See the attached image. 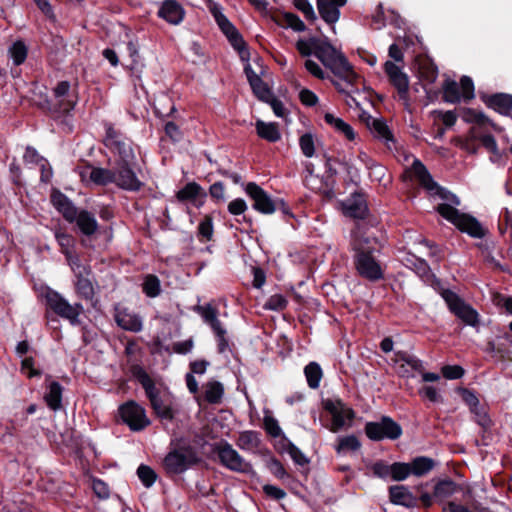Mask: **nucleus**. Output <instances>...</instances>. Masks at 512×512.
I'll use <instances>...</instances> for the list:
<instances>
[{
    "mask_svg": "<svg viewBox=\"0 0 512 512\" xmlns=\"http://www.w3.org/2000/svg\"><path fill=\"white\" fill-rule=\"evenodd\" d=\"M322 66L329 70L333 76L324 75L322 71V80L329 79L335 89L342 94L349 96L356 105V99L352 97V93L358 92L357 87L361 76L355 72L354 67L348 61L345 54L337 49L327 36L322 33Z\"/></svg>",
    "mask_w": 512,
    "mask_h": 512,
    "instance_id": "obj_1",
    "label": "nucleus"
},
{
    "mask_svg": "<svg viewBox=\"0 0 512 512\" xmlns=\"http://www.w3.org/2000/svg\"><path fill=\"white\" fill-rule=\"evenodd\" d=\"M353 264L357 274L372 283L385 278V269L377 259L376 253H380L379 239L368 233L355 234L352 242Z\"/></svg>",
    "mask_w": 512,
    "mask_h": 512,
    "instance_id": "obj_2",
    "label": "nucleus"
},
{
    "mask_svg": "<svg viewBox=\"0 0 512 512\" xmlns=\"http://www.w3.org/2000/svg\"><path fill=\"white\" fill-rule=\"evenodd\" d=\"M322 411L326 414V424L322 426L333 433L351 427L355 418V411L341 399H322Z\"/></svg>",
    "mask_w": 512,
    "mask_h": 512,
    "instance_id": "obj_3",
    "label": "nucleus"
},
{
    "mask_svg": "<svg viewBox=\"0 0 512 512\" xmlns=\"http://www.w3.org/2000/svg\"><path fill=\"white\" fill-rule=\"evenodd\" d=\"M440 295L449 310L466 325L475 327L479 324L478 312L471 305L467 304L457 293L451 289H442Z\"/></svg>",
    "mask_w": 512,
    "mask_h": 512,
    "instance_id": "obj_4",
    "label": "nucleus"
},
{
    "mask_svg": "<svg viewBox=\"0 0 512 512\" xmlns=\"http://www.w3.org/2000/svg\"><path fill=\"white\" fill-rule=\"evenodd\" d=\"M364 431L372 441L397 440L403 433L401 425L389 416H382L378 422H367Z\"/></svg>",
    "mask_w": 512,
    "mask_h": 512,
    "instance_id": "obj_5",
    "label": "nucleus"
},
{
    "mask_svg": "<svg viewBox=\"0 0 512 512\" xmlns=\"http://www.w3.org/2000/svg\"><path fill=\"white\" fill-rule=\"evenodd\" d=\"M460 489V484L456 483L451 478L440 479L435 483L432 494L423 492L420 495L419 500L421 506L424 509L431 508L434 503H438L443 506L447 503L446 500L460 491Z\"/></svg>",
    "mask_w": 512,
    "mask_h": 512,
    "instance_id": "obj_6",
    "label": "nucleus"
},
{
    "mask_svg": "<svg viewBox=\"0 0 512 512\" xmlns=\"http://www.w3.org/2000/svg\"><path fill=\"white\" fill-rule=\"evenodd\" d=\"M220 463L229 470L250 473L252 466L227 442H220L214 447Z\"/></svg>",
    "mask_w": 512,
    "mask_h": 512,
    "instance_id": "obj_7",
    "label": "nucleus"
},
{
    "mask_svg": "<svg viewBox=\"0 0 512 512\" xmlns=\"http://www.w3.org/2000/svg\"><path fill=\"white\" fill-rule=\"evenodd\" d=\"M104 144L119 155L117 164H133L135 155L130 142L123 139L121 134L111 126L107 127Z\"/></svg>",
    "mask_w": 512,
    "mask_h": 512,
    "instance_id": "obj_8",
    "label": "nucleus"
},
{
    "mask_svg": "<svg viewBox=\"0 0 512 512\" xmlns=\"http://www.w3.org/2000/svg\"><path fill=\"white\" fill-rule=\"evenodd\" d=\"M77 102V96L71 90L68 81L59 82L53 89V96L50 100L51 108L58 113L70 112Z\"/></svg>",
    "mask_w": 512,
    "mask_h": 512,
    "instance_id": "obj_9",
    "label": "nucleus"
},
{
    "mask_svg": "<svg viewBox=\"0 0 512 512\" xmlns=\"http://www.w3.org/2000/svg\"><path fill=\"white\" fill-rule=\"evenodd\" d=\"M72 269L76 278L75 290L77 295L87 301H93L95 296V286L92 280L91 269L78 262L72 263Z\"/></svg>",
    "mask_w": 512,
    "mask_h": 512,
    "instance_id": "obj_10",
    "label": "nucleus"
},
{
    "mask_svg": "<svg viewBox=\"0 0 512 512\" xmlns=\"http://www.w3.org/2000/svg\"><path fill=\"white\" fill-rule=\"evenodd\" d=\"M48 306L59 316L68 319L72 324L78 323L83 308L81 304L71 305L59 293L50 291L46 295Z\"/></svg>",
    "mask_w": 512,
    "mask_h": 512,
    "instance_id": "obj_11",
    "label": "nucleus"
},
{
    "mask_svg": "<svg viewBox=\"0 0 512 512\" xmlns=\"http://www.w3.org/2000/svg\"><path fill=\"white\" fill-rule=\"evenodd\" d=\"M119 414L123 422L133 431L142 430L150 424L145 410L134 401H128L120 406Z\"/></svg>",
    "mask_w": 512,
    "mask_h": 512,
    "instance_id": "obj_12",
    "label": "nucleus"
},
{
    "mask_svg": "<svg viewBox=\"0 0 512 512\" xmlns=\"http://www.w3.org/2000/svg\"><path fill=\"white\" fill-rule=\"evenodd\" d=\"M384 71L389 83L397 90L399 99L406 104L409 102V77L394 62L388 60L384 63Z\"/></svg>",
    "mask_w": 512,
    "mask_h": 512,
    "instance_id": "obj_13",
    "label": "nucleus"
},
{
    "mask_svg": "<svg viewBox=\"0 0 512 512\" xmlns=\"http://www.w3.org/2000/svg\"><path fill=\"white\" fill-rule=\"evenodd\" d=\"M211 11L222 32L227 36L232 46L239 51L241 57L243 58L244 56H248V51L245 48V42L236 28L219 11L217 7H213Z\"/></svg>",
    "mask_w": 512,
    "mask_h": 512,
    "instance_id": "obj_14",
    "label": "nucleus"
},
{
    "mask_svg": "<svg viewBox=\"0 0 512 512\" xmlns=\"http://www.w3.org/2000/svg\"><path fill=\"white\" fill-rule=\"evenodd\" d=\"M196 462L195 455L188 450L170 452L163 461L164 468L169 474H179Z\"/></svg>",
    "mask_w": 512,
    "mask_h": 512,
    "instance_id": "obj_15",
    "label": "nucleus"
},
{
    "mask_svg": "<svg viewBox=\"0 0 512 512\" xmlns=\"http://www.w3.org/2000/svg\"><path fill=\"white\" fill-rule=\"evenodd\" d=\"M245 192L254 201L253 208L260 213L272 214L276 210L275 202L256 183L249 182L245 187Z\"/></svg>",
    "mask_w": 512,
    "mask_h": 512,
    "instance_id": "obj_16",
    "label": "nucleus"
},
{
    "mask_svg": "<svg viewBox=\"0 0 512 512\" xmlns=\"http://www.w3.org/2000/svg\"><path fill=\"white\" fill-rule=\"evenodd\" d=\"M132 164H117L114 171V184L119 188L128 191H139L143 182L138 179L135 172L131 169Z\"/></svg>",
    "mask_w": 512,
    "mask_h": 512,
    "instance_id": "obj_17",
    "label": "nucleus"
},
{
    "mask_svg": "<svg viewBox=\"0 0 512 512\" xmlns=\"http://www.w3.org/2000/svg\"><path fill=\"white\" fill-rule=\"evenodd\" d=\"M344 214L348 217L365 220L369 214L366 194L363 192H355L351 197L343 203Z\"/></svg>",
    "mask_w": 512,
    "mask_h": 512,
    "instance_id": "obj_18",
    "label": "nucleus"
},
{
    "mask_svg": "<svg viewBox=\"0 0 512 512\" xmlns=\"http://www.w3.org/2000/svg\"><path fill=\"white\" fill-rule=\"evenodd\" d=\"M482 102L490 109L503 116H511L512 113V94L498 92L494 94H482Z\"/></svg>",
    "mask_w": 512,
    "mask_h": 512,
    "instance_id": "obj_19",
    "label": "nucleus"
},
{
    "mask_svg": "<svg viewBox=\"0 0 512 512\" xmlns=\"http://www.w3.org/2000/svg\"><path fill=\"white\" fill-rule=\"evenodd\" d=\"M454 226L461 233H465L475 239H482L488 234V229L483 227L476 217L464 212H462Z\"/></svg>",
    "mask_w": 512,
    "mask_h": 512,
    "instance_id": "obj_20",
    "label": "nucleus"
},
{
    "mask_svg": "<svg viewBox=\"0 0 512 512\" xmlns=\"http://www.w3.org/2000/svg\"><path fill=\"white\" fill-rule=\"evenodd\" d=\"M80 177L83 181L90 180L96 185L105 186L111 183H114V171L110 169L100 168V167H91L87 166L83 168L80 172Z\"/></svg>",
    "mask_w": 512,
    "mask_h": 512,
    "instance_id": "obj_21",
    "label": "nucleus"
},
{
    "mask_svg": "<svg viewBox=\"0 0 512 512\" xmlns=\"http://www.w3.org/2000/svg\"><path fill=\"white\" fill-rule=\"evenodd\" d=\"M389 499L395 505L413 508L418 505L419 498L415 497L408 487L404 485H393L389 487Z\"/></svg>",
    "mask_w": 512,
    "mask_h": 512,
    "instance_id": "obj_22",
    "label": "nucleus"
},
{
    "mask_svg": "<svg viewBox=\"0 0 512 512\" xmlns=\"http://www.w3.org/2000/svg\"><path fill=\"white\" fill-rule=\"evenodd\" d=\"M348 0H322V21L331 26L335 33V23L340 18V8L347 4Z\"/></svg>",
    "mask_w": 512,
    "mask_h": 512,
    "instance_id": "obj_23",
    "label": "nucleus"
},
{
    "mask_svg": "<svg viewBox=\"0 0 512 512\" xmlns=\"http://www.w3.org/2000/svg\"><path fill=\"white\" fill-rule=\"evenodd\" d=\"M51 201L55 208L63 215V217L70 223H73L80 211L73 205V203L61 192H53Z\"/></svg>",
    "mask_w": 512,
    "mask_h": 512,
    "instance_id": "obj_24",
    "label": "nucleus"
},
{
    "mask_svg": "<svg viewBox=\"0 0 512 512\" xmlns=\"http://www.w3.org/2000/svg\"><path fill=\"white\" fill-rule=\"evenodd\" d=\"M340 165V162L334 158H326L324 163L326 179L322 180V184H324L325 189L322 188V200L324 198L332 199L334 197L333 187L336 183L335 175L337 174V166Z\"/></svg>",
    "mask_w": 512,
    "mask_h": 512,
    "instance_id": "obj_25",
    "label": "nucleus"
},
{
    "mask_svg": "<svg viewBox=\"0 0 512 512\" xmlns=\"http://www.w3.org/2000/svg\"><path fill=\"white\" fill-rule=\"evenodd\" d=\"M418 77L427 84H432L438 77V67L430 57L417 59Z\"/></svg>",
    "mask_w": 512,
    "mask_h": 512,
    "instance_id": "obj_26",
    "label": "nucleus"
},
{
    "mask_svg": "<svg viewBox=\"0 0 512 512\" xmlns=\"http://www.w3.org/2000/svg\"><path fill=\"white\" fill-rule=\"evenodd\" d=\"M412 171L419 184L427 191L432 192L438 187L426 166L417 158L412 163Z\"/></svg>",
    "mask_w": 512,
    "mask_h": 512,
    "instance_id": "obj_27",
    "label": "nucleus"
},
{
    "mask_svg": "<svg viewBox=\"0 0 512 512\" xmlns=\"http://www.w3.org/2000/svg\"><path fill=\"white\" fill-rule=\"evenodd\" d=\"M158 15L171 24H178L183 19L182 7L173 0H167L160 8Z\"/></svg>",
    "mask_w": 512,
    "mask_h": 512,
    "instance_id": "obj_28",
    "label": "nucleus"
},
{
    "mask_svg": "<svg viewBox=\"0 0 512 512\" xmlns=\"http://www.w3.org/2000/svg\"><path fill=\"white\" fill-rule=\"evenodd\" d=\"M369 127L374 137L383 141L389 149L391 148V144L394 145L396 143L394 135L385 120L373 119Z\"/></svg>",
    "mask_w": 512,
    "mask_h": 512,
    "instance_id": "obj_29",
    "label": "nucleus"
},
{
    "mask_svg": "<svg viewBox=\"0 0 512 512\" xmlns=\"http://www.w3.org/2000/svg\"><path fill=\"white\" fill-rule=\"evenodd\" d=\"M245 72L255 95L261 101L269 100L272 93L262 79L249 66L245 68Z\"/></svg>",
    "mask_w": 512,
    "mask_h": 512,
    "instance_id": "obj_30",
    "label": "nucleus"
},
{
    "mask_svg": "<svg viewBox=\"0 0 512 512\" xmlns=\"http://www.w3.org/2000/svg\"><path fill=\"white\" fill-rule=\"evenodd\" d=\"M324 120L335 132L342 134L347 140L353 141L355 139L354 129L341 118L335 117L332 113H325Z\"/></svg>",
    "mask_w": 512,
    "mask_h": 512,
    "instance_id": "obj_31",
    "label": "nucleus"
},
{
    "mask_svg": "<svg viewBox=\"0 0 512 512\" xmlns=\"http://www.w3.org/2000/svg\"><path fill=\"white\" fill-rule=\"evenodd\" d=\"M411 475L423 477L432 471L436 466V461L427 456H417L409 462Z\"/></svg>",
    "mask_w": 512,
    "mask_h": 512,
    "instance_id": "obj_32",
    "label": "nucleus"
},
{
    "mask_svg": "<svg viewBox=\"0 0 512 512\" xmlns=\"http://www.w3.org/2000/svg\"><path fill=\"white\" fill-rule=\"evenodd\" d=\"M74 222H76L80 231L86 236L95 234L98 229L95 216L86 210H81Z\"/></svg>",
    "mask_w": 512,
    "mask_h": 512,
    "instance_id": "obj_33",
    "label": "nucleus"
},
{
    "mask_svg": "<svg viewBox=\"0 0 512 512\" xmlns=\"http://www.w3.org/2000/svg\"><path fill=\"white\" fill-rule=\"evenodd\" d=\"M296 48L302 57L309 58L314 56L320 59V39L317 37L298 40Z\"/></svg>",
    "mask_w": 512,
    "mask_h": 512,
    "instance_id": "obj_34",
    "label": "nucleus"
},
{
    "mask_svg": "<svg viewBox=\"0 0 512 512\" xmlns=\"http://www.w3.org/2000/svg\"><path fill=\"white\" fill-rule=\"evenodd\" d=\"M115 320L117 324L125 330L138 332L142 328V322L140 318L126 310L118 311Z\"/></svg>",
    "mask_w": 512,
    "mask_h": 512,
    "instance_id": "obj_35",
    "label": "nucleus"
},
{
    "mask_svg": "<svg viewBox=\"0 0 512 512\" xmlns=\"http://www.w3.org/2000/svg\"><path fill=\"white\" fill-rule=\"evenodd\" d=\"M472 414V419L477 423L483 432L489 431L493 426V421L488 413V407L484 404H478L469 410Z\"/></svg>",
    "mask_w": 512,
    "mask_h": 512,
    "instance_id": "obj_36",
    "label": "nucleus"
},
{
    "mask_svg": "<svg viewBox=\"0 0 512 512\" xmlns=\"http://www.w3.org/2000/svg\"><path fill=\"white\" fill-rule=\"evenodd\" d=\"M195 310L202 316L204 321L208 323L214 332L223 333V327L218 320V311L210 304L204 306H197Z\"/></svg>",
    "mask_w": 512,
    "mask_h": 512,
    "instance_id": "obj_37",
    "label": "nucleus"
},
{
    "mask_svg": "<svg viewBox=\"0 0 512 512\" xmlns=\"http://www.w3.org/2000/svg\"><path fill=\"white\" fill-rule=\"evenodd\" d=\"M256 131L259 137L269 142H276L281 138L278 126L275 123H266L257 120L255 123Z\"/></svg>",
    "mask_w": 512,
    "mask_h": 512,
    "instance_id": "obj_38",
    "label": "nucleus"
},
{
    "mask_svg": "<svg viewBox=\"0 0 512 512\" xmlns=\"http://www.w3.org/2000/svg\"><path fill=\"white\" fill-rule=\"evenodd\" d=\"M155 413L162 419L172 420L174 415L170 405L166 404L159 396V391L147 395Z\"/></svg>",
    "mask_w": 512,
    "mask_h": 512,
    "instance_id": "obj_39",
    "label": "nucleus"
},
{
    "mask_svg": "<svg viewBox=\"0 0 512 512\" xmlns=\"http://www.w3.org/2000/svg\"><path fill=\"white\" fill-rule=\"evenodd\" d=\"M62 392L63 388L58 382L52 381L49 384L48 392L44 396V399L49 408L54 411L61 408Z\"/></svg>",
    "mask_w": 512,
    "mask_h": 512,
    "instance_id": "obj_40",
    "label": "nucleus"
},
{
    "mask_svg": "<svg viewBox=\"0 0 512 512\" xmlns=\"http://www.w3.org/2000/svg\"><path fill=\"white\" fill-rule=\"evenodd\" d=\"M334 448L338 454L355 452L361 448V442L355 435L339 436Z\"/></svg>",
    "mask_w": 512,
    "mask_h": 512,
    "instance_id": "obj_41",
    "label": "nucleus"
},
{
    "mask_svg": "<svg viewBox=\"0 0 512 512\" xmlns=\"http://www.w3.org/2000/svg\"><path fill=\"white\" fill-rule=\"evenodd\" d=\"M224 394V387L218 381H209L204 385V397L210 404H218L221 402Z\"/></svg>",
    "mask_w": 512,
    "mask_h": 512,
    "instance_id": "obj_42",
    "label": "nucleus"
},
{
    "mask_svg": "<svg viewBox=\"0 0 512 512\" xmlns=\"http://www.w3.org/2000/svg\"><path fill=\"white\" fill-rule=\"evenodd\" d=\"M443 100L447 103H459L462 96L459 84L452 80L446 79L442 85Z\"/></svg>",
    "mask_w": 512,
    "mask_h": 512,
    "instance_id": "obj_43",
    "label": "nucleus"
},
{
    "mask_svg": "<svg viewBox=\"0 0 512 512\" xmlns=\"http://www.w3.org/2000/svg\"><path fill=\"white\" fill-rule=\"evenodd\" d=\"M199 196H205V192L203 189L198 185L196 182H190L186 184L182 189H180L177 194L176 198L180 202L184 201H194Z\"/></svg>",
    "mask_w": 512,
    "mask_h": 512,
    "instance_id": "obj_44",
    "label": "nucleus"
},
{
    "mask_svg": "<svg viewBox=\"0 0 512 512\" xmlns=\"http://www.w3.org/2000/svg\"><path fill=\"white\" fill-rule=\"evenodd\" d=\"M260 444V439L258 433L254 431H245L240 433L237 445L239 448L243 450H254L258 448Z\"/></svg>",
    "mask_w": 512,
    "mask_h": 512,
    "instance_id": "obj_45",
    "label": "nucleus"
},
{
    "mask_svg": "<svg viewBox=\"0 0 512 512\" xmlns=\"http://www.w3.org/2000/svg\"><path fill=\"white\" fill-rule=\"evenodd\" d=\"M435 210L441 217H443L453 225H455V223L462 214V212L458 210L456 207L447 203L438 204Z\"/></svg>",
    "mask_w": 512,
    "mask_h": 512,
    "instance_id": "obj_46",
    "label": "nucleus"
},
{
    "mask_svg": "<svg viewBox=\"0 0 512 512\" xmlns=\"http://www.w3.org/2000/svg\"><path fill=\"white\" fill-rule=\"evenodd\" d=\"M391 479L393 481H404L411 475L410 464L405 462H394L390 465Z\"/></svg>",
    "mask_w": 512,
    "mask_h": 512,
    "instance_id": "obj_47",
    "label": "nucleus"
},
{
    "mask_svg": "<svg viewBox=\"0 0 512 512\" xmlns=\"http://www.w3.org/2000/svg\"><path fill=\"white\" fill-rule=\"evenodd\" d=\"M299 146L303 155L311 158L316 154L315 137L311 133H305L299 138Z\"/></svg>",
    "mask_w": 512,
    "mask_h": 512,
    "instance_id": "obj_48",
    "label": "nucleus"
},
{
    "mask_svg": "<svg viewBox=\"0 0 512 512\" xmlns=\"http://www.w3.org/2000/svg\"><path fill=\"white\" fill-rule=\"evenodd\" d=\"M27 47L23 41H16L9 49V54L15 65L22 64L27 57Z\"/></svg>",
    "mask_w": 512,
    "mask_h": 512,
    "instance_id": "obj_49",
    "label": "nucleus"
},
{
    "mask_svg": "<svg viewBox=\"0 0 512 512\" xmlns=\"http://www.w3.org/2000/svg\"><path fill=\"white\" fill-rule=\"evenodd\" d=\"M456 393L461 397L465 405L468 406L469 410L480 404L477 393L473 389L460 386L456 389Z\"/></svg>",
    "mask_w": 512,
    "mask_h": 512,
    "instance_id": "obj_50",
    "label": "nucleus"
},
{
    "mask_svg": "<svg viewBox=\"0 0 512 512\" xmlns=\"http://www.w3.org/2000/svg\"><path fill=\"white\" fill-rule=\"evenodd\" d=\"M302 180L307 188L314 190L317 185L318 175L315 173V166L306 162L302 172Z\"/></svg>",
    "mask_w": 512,
    "mask_h": 512,
    "instance_id": "obj_51",
    "label": "nucleus"
},
{
    "mask_svg": "<svg viewBox=\"0 0 512 512\" xmlns=\"http://www.w3.org/2000/svg\"><path fill=\"white\" fill-rule=\"evenodd\" d=\"M137 475L146 487H151L157 479L156 472L150 466L144 464L138 467Z\"/></svg>",
    "mask_w": 512,
    "mask_h": 512,
    "instance_id": "obj_52",
    "label": "nucleus"
},
{
    "mask_svg": "<svg viewBox=\"0 0 512 512\" xmlns=\"http://www.w3.org/2000/svg\"><path fill=\"white\" fill-rule=\"evenodd\" d=\"M305 376L311 388H317L320 380V367L316 362H311L305 367Z\"/></svg>",
    "mask_w": 512,
    "mask_h": 512,
    "instance_id": "obj_53",
    "label": "nucleus"
},
{
    "mask_svg": "<svg viewBox=\"0 0 512 512\" xmlns=\"http://www.w3.org/2000/svg\"><path fill=\"white\" fill-rule=\"evenodd\" d=\"M460 92L464 101H470L475 97L473 80L469 76H462L460 79Z\"/></svg>",
    "mask_w": 512,
    "mask_h": 512,
    "instance_id": "obj_54",
    "label": "nucleus"
},
{
    "mask_svg": "<svg viewBox=\"0 0 512 512\" xmlns=\"http://www.w3.org/2000/svg\"><path fill=\"white\" fill-rule=\"evenodd\" d=\"M143 291L148 297H156L160 293V281L154 275H148L143 283Z\"/></svg>",
    "mask_w": 512,
    "mask_h": 512,
    "instance_id": "obj_55",
    "label": "nucleus"
},
{
    "mask_svg": "<svg viewBox=\"0 0 512 512\" xmlns=\"http://www.w3.org/2000/svg\"><path fill=\"white\" fill-rule=\"evenodd\" d=\"M441 373L448 380H456L464 376L465 370L460 365H444L441 368Z\"/></svg>",
    "mask_w": 512,
    "mask_h": 512,
    "instance_id": "obj_56",
    "label": "nucleus"
},
{
    "mask_svg": "<svg viewBox=\"0 0 512 512\" xmlns=\"http://www.w3.org/2000/svg\"><path fill=\"white\" fill-rule=\"evenodd\" d=\"M512 229V210L504 208L498 221V230L500 235L504 236L505 233Z\"/></svg>",
    "mask_w": 512,
    "mask_h": 512,
    "instance_id": "obj_57",
    "label": "nucleus"
},
{
    "mask_svg": "<svg viewBox=\"0 0 512 512\" xmlns=\"http://www.w3.org/2000/svg\"><path fill=\"white\" fill-rule=\"evenodd\" d=\"M413 265L417 275L420 276L424 281L429 282L430 277L434 275L429 264L424 259L417 258Z\"/></svg>",
    "mask_w": 512,
    "mask_h": 512,
    "instance_id": "obj_58",
    "label": "nucleus"
},
{
    "mask_svg": "<svg viewBox=\"0 0 512 512\" xmlns=\"http://www.w3.org/2000/svg\"><path fill=\"white\" fill-rule=\"evenodd\" d=\"M135 375H136L138 381L141 383V385L145 389L146 395H149V394L157 391L153 380L143 369H138L137 372L135 373Z\"/></svg>",
    "mask_w": 512,
    "mask_h": 512,
    "instance_id": "obj_59",
    "label": "nucleus"
},
{
    "mask_svg": "<svg viewBox=\"0 0 512 512\" xmlns=\"http://www.w3.org/2000/svg\"><path fill=\"white\" fill-rule=\"evenodd\" d=\"M390 469V465L383 460H378L371 466L373 475L384 480L387 479L388 477L391 478Z\"/></svg>",
    "mask_w": 512,
    "mask_h": 512,
    "instance_id": "obj_60",
    "label": "nucleus"
},
{
    "mask_svg": "<svg viewBox=\"0 0 512 512\" xmlns=\"http://www.w3.org/2000/svg\"><path fill=\"white\" fill-rule=\"evenodd\" d=\"M418 393L421 397L427 398L432 403H443L442 396L434 386H423L418 390Z\"/></svg>",
    "mask_w": 512,
    "mask_h": 512,
    "instance_id": "obj_61",
    "label": "nucleus"
},
{
    "mask_svg": "<svg viewBox=\"0 0 512 512\" xmlns=\"http://www.w3.org/2000/svg\"><path fill=\"white\" fill-rule=\"evenodd\" d=\"M283 23L292 28L295 31H304L305 24L300 20V18L293 13H284L283 14Z\"/></svg>",
    "mask_w": 512,
    "mask_h": 512,
    "instance_id": "obj_62",
    "label": "nucleus"
},
{
    "mask_svg": "<svg viewBox=\"0 0 512 512\" xmlns=\"http://www.w3.org/2000/svg\"><path fill=\"white\" fill-rule=\"evenodd\" d=\"M293 4L308 20H316L315 13L308 0H293Z\"/></svg>",
    "mask_w": 512,
    "mask_h": 512,
    "instance_id": "obj_63",
    "label": "nucleus"
},
{
    "mask_svg": "<svg viewBox=\"0 0 512 512\" xmlns=\"http://www.w3.org/2000/svg\"><path fill=\"white\" fill-rule=\"evenodd\" d=\"M264 427L266 432L272 437H279L281 434V428L279 427L278 421L272 416L264 417Z\"/></svg>",
    "mask_w": 512,
    "mask_h": 512,
    "instance_id": "obj_64",
    "label": "nucleus"
}]
</instances>
